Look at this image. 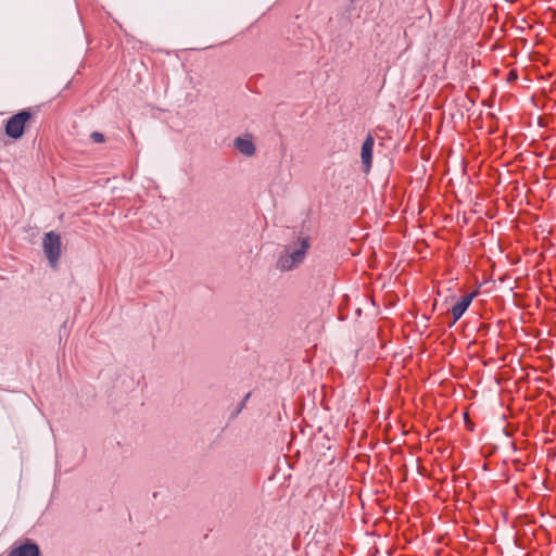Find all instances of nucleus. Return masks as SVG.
Returning <instances> with one entry per match:
<instances>
[{"mask_svg":"<svg viewBox=\"0 0 556 556\" xmlns=\"http://www.w3.org/2000/svg\"><path fill=\"white\" fill-rule=\"evenodd\" d=\"M33 118L29 110H23L12 117L5 124V134L12 139H20L25 130L26 124Z\"/></svg>","mask_w":556,"mask_h":556,"instance_id":"2","label":"nucleus"},{"mask_svg":"<svg viewBox=\"0 0 556 556\" xmlns=\"http://www.w3.org/2000/svg\"><path fill=\"white\" fill-rule=\"evenodd\" d=\"M43 252L53 268L58 267L61 256V237L54 231L47 232L42 241Z\"/></svg>","mask_w":556,"mask_h":556,"instance_id":"3","label":"nucleus"},{"mask_svg":"<svg viewBox=\"0 0 556 556\" xmlns=\"http://www.w3.org/2000/svg\"><path fill=\"white\" fill-rule=\"evenodd\" d=\"M477 296V291H473L469 294L464 295L460 298L457 303H455L452 306L451 313L453 316L452 324H455L467 311L469 305L471 304L472 300Z\"/></svg>","mask_w":556,"mask_h":556,"instance_id":"4","label":"nucleus"},{"mask_svg":"<svg viewBox=\"0 0 556 556\" xmlns=\"http://www.w3.org/2000/svg\"><path fill=\"white\" fill-rule=\"evenodd\" d=\"M8 556H40V551L37 544L27 541L13 547Z\"/></svg>","mask_w":556,"mask_h":556,"instance_id":"6","label":"nucleus"},{"mask_svg":"<svg viewBox=\"0 0 556 556\" xmlns=\"http://www.w3.org/2000/svg\"><path fill=\"white\" fill-rule=\"evenodd\" d=\"M374 144V137L368 135L362 146L361 157L366 173H368L371 167Z\"/></svg>","mask_w":556,"mask_h":556,"instance_id":"5","label":"nucleus"},{"mask_svg":"<svg viewBox=\"0 0 556 556\" xmlns=\"http://www.w3.org/2000/svg\"><path fill=\"white\" fill-rule=\"evenodd\" d=\"M309 248L308 240L306 238L300 239V248L293 251L287 250L278 261V266L281 270H291L298 264L302 263L305 258L306 252Z\"/></svg>","mask_w":556,"mask_h":556,"instance_id":"1","label":"nucleus"},{"mask_svg":"<svg viewBox=\"0 0 556 556\" xmlns=\"http://www.w3.org/2000/svg\"><path fill=\"white\" fill-rule=\"evenodd\" d=\"M235 147L244 155L251 156L255 152L253 142L249 139L238 138L235 141Z\"/></svg>","mask_w":556,"mask_h":556,"instance_id":"7","label":"nucleus"},{"mask_svg":"<svg viewBox=\"0 0 556 556\" xmlns=\"http://www.w3.org/2000/svg\"><path fill=\"white\" fill-rule=\"evenodd\" d=\"M91 139L97 142V143H102L104 142V136L101 134V132H98V131H93L91 135H90Z\"/></svg>","mask_w":556,"mask_h":556,"instance_id":"8","label":"nucleus"}]
</instances>
